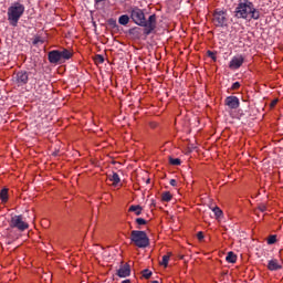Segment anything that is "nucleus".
<instances>
[{
	"label": "nucleus",
	"mask_w": 283,
	"mask_h": 283,
	"mask_svg": "<svg viewBox=\"0 0 283 283\" xmlns=\"http://www.w3.org/2000/svg\"><path fill=\"white\" fill-rule=\"evenodd\" d=\"M130 19L135 25H139L140 28L144 29V34L146 36H149L154 30H156L158 25V20L156 14L149 15L148 20L145 17V10L138 8V7H133L130 9Z\"/></svg>",
	"instance_id": "1"
},
{
	"label": "nucleus",
	"mask_w": 283,
	"mask_h": 283,
	"mask_svg": "<svg viewBox=\"0 0 283 283\" xmlns=\"http://www.w3.org/2000/svg\"><path fill=\"white\" fill-rule=\"evenodd\" d=\"M234 17L237 19H253L254 21H258L260 19V11L255 9V4L250 0H239L234 10Z\"/></svg>",
	"instance_id": "2"
},
{
	"label": "nucleus",
	"mask_w": 283,
	"mask_h": 283,
	"mask_svg": "<svg viewBox=\"0 0 283 283\" xmlns=\"http://www.w3.org/2000/svg\"><path fill=\"white\" fill-rule=\"evenodd\" d=\"M24 12L25 6L21 4V2H14L8 8V21L12 28H17L19 25V20L23 17Z\"/></svg>",
	"instance_id": "3"
},
{
	"label": "nucleus",
	"mask_w": 283,
	"mask_h": 283,
	"mask_svg": "<svg viewBox=\"0 0 283 283\" xmlns=\"http://www.w3.org/2000/svg\"><path fill=\"white\" fill-rule=\"evenodd\" d=\"M130 242L138 249H147L149 247V237L143 230H133L130 232Z\"/></svg>",
	"instance_id": "4"
},
{
	"label": "nucleus",
	"mask_w": 283,
	"mask_h": 283,
	"mask_svg": "<svg viewBox=\"0 0 283 283\" xmlns=\"http://www.w3.org/2000/svg\"><path fill=\"white\" fill-rule=\"evenodd\" d=\"M212 23L216 28H227L229 25L227 10L216 9L212 13Z\"/></svg>",
	"instance_id": "5"
},
{
	"label": "nucleus",
	"mask_w": 283,
	"mask_h": 283,
	"mask_svg": "<svg viewBox=\"0 0 283 283\" xmlns=\"http://www.w3.org/2000/svg\"><path fill=\"white\" fill-rule=\"evenodd\" d=\"M9 227L11 229H18V231H25L30 229V224L28 222L23 221V216L21 214H15L11 217V220L9 222Z\"/></svg>",
	"instance_id": "6"
},
{
	"label": "nucleus",
	"mask_w": 283,
	"mask_h": 283,
	"mask_svg": "<svg viewBox=\"0 0 283 283\" xmlns=\"http://www.w3.org/2000/svg\"><path fill=\"white\" fill-rule=\"evenodd\" d=\"M13 81L15 84H18V87H23V85H28L30 81V72L18 71L13 76Z\"/></svg>",
	"instance_id": "7"
},
{
	"label": "nucleus",
	"mask_w": 283,
	"mask_h": 283,
	"mask_svg": "<svg viewBox=\"0 0 283 283\" xmlns=\"http://www.w3.org/2000/svg\"><path fill=\"white\" fill-rule=\"evenodd\" d=\"M116 275L118 277H129L132 275V266L128 263L120 262L119 269H117Z\"/></svg>",
	"instance_id": "8"
},
{
	"label": "nucleus",
	"mask_w": 283,
	"mask_h": 283,
	"mask_svg": "<svg viewBox=\"0 0 283 283\" xmlns=\"http://www.w3.org/2000/svg\"><path fill=\"white\" fill-rule=\"evenodd\" d=\"M244 64V55H235L231 59L229 63L230 70H240L242 65Z\"/></svg>",
	"instance_id": "9"
},
{
	"label": "nucleus",
	"mask_w": 283,
	"mask_h": 283,
	"mask_svg": "<svg viewBox=\"0 0 283 283\" xmlns=\"http://www.w3.org/2000/svg\"><path fill=\"white\" fill-rule=\"evenodd\" d=\"M224 104L227 107H229V109H238V107H240V98L233 95L228 96L224 101Z\"/></svg>",
	"instance_id": "10"
},
{
	"label": "nucleus",
	"mask_w": 283,
	"mask_h": 283,
	"mask_svg": "<svg viewBox=\"0 0 283 283\" xmlns=\"http://www.w3.org/2000/svg\"><path fill=\"white\" fill-rule=\"evenodd\" d=\"M49 62L52 64L56 65V63H61V51L59 50H53L50 51L48 54Z\"/></svg>",
	"instance_id": "11"
},
{
	"label": "nucleus",
	"mask_w": 283,
	"mask_h": 283,
	"mask_svg": "<svg viewBox=\"0 0 283 283\" xmlns=\"http://www.w3.org/2000/svg\"><path fill=\"white\" fill-rule=\"evenodd\" d=\"M268 269L269 271H280L282 269V264H280L277 259H272L268 261Z\"/></svg>",
	"instance_id": "12"
},
{
	"label": "nucleus",
	"mask_w": 283,
	"mask_h": 283,
	"mask_svg": "<svg viewBox=\"0 0 283 283\" xmlns=\"http://www.w3.org/2000/svg\"><path fill=\"white\" fill-rule=\"evenodd\" d=\"M72 52L67 49H64L63 51H60V60L61 61H70L72 59Z\"/></svg>",
	"instance_id": "13"
},
{
	"label": "nucleus",
	"mask_w": 283,
	"mask_h": 283,
	"mask_svg": "<svg viewBox=\"0 0 283 283\" xmlns=\"http://www.w3.org/2000/svg\"><path fill=\"white\" fill-rule=\"evenodd\" d=\"M108 180L113 182V187H116L120 182V176H118L116 172H113L112 175H108Z\"/></svg>",
	"instance_id": "14"
},
{
	"label": "nucleus",
	"mask_w": 283,
	"mask_h": 283,
	"mask_svg": "<svg viewBox=\"0 0 283 283\" xmlns=\"http://www.w3.org/2000/svg\"><path fill=\"white\" fill-rule=\"evenodd\" d=\"M226 261L229 262V264H235V262H238V255L233 252H228Z\"/></svg>",
	"instance_id": "15"
},
{
	"label": "nucleus",
	"mask_w": 283,
	"mask_h": 283,
	"mask_svg": "<svg viewBox=\"0 0 283 283\" xmlns=\"http://www.w3.org/2000/svg\"><path fill=\"white\" fill-rule=\"evenodd\" d=\"M128 211L135 213V216H140L143 213V207L138 205L137 206L133 205L129 207Z\"/></svg>",
	"instance_id": "16"
},
{
	"label": "nucleus",
	"mask_w": 283,
	"mask_h": 283,
	"mask_svg": "<svg viewBox=\"0 0 283 283\" xmlns=\"http://www.w3.org/2000/svg\"><path fill=\"white\" fill-rule=\"evenodd\" d=\"M8 191H9L8 188H3V189L0 191V199H1V202H3V203L8 202V200H9Z\"/></svg>",
	"instance_id": "17"
},
{
	"label": "nucleus",
	"mask_w": 283,
	"mask_h": 283,
	"mask_svg": "<svg viewBox=\"0 0 283 283\" xmlns=\"http://www.w3.org/2000/svg\"><path fill=\"white\" fill-rule=\"evenodd\" d=\"M118 23L119 25H127V23H129V15L127 14L120 15L118 19Z\"/></svg>",
	"instance_id": "18"
},
{
	"label": "nucleus",
	"mask_w": 283,
	"mask_h": 283,
	"mask_svg": "<svg viewBox=\"0 0 283 283\" xmlns=\"http://www.w3.org/2000/svg\"><path fill=\"white\" fill-rule=\"evenodd\" d=\"M171 198L172 196H171V192L169 191H166L161 195L163 202H171Z\"/></svg>",
	"instance_id": "19"
},
{
	"label": "nucleus",
	"mask_w": 283,
	"mask_h": 283,
	"mask_svg": "<svg viewBox=\"0 0 283 283\" xmlns=\"http://www.w3.org/2000/svg\"><path fill=\"white\" fill-rule=\"evenodd\" d=\"M169 254H166L163 256V260L160 262L161 266H165V269H167V266H169Z\"/></svg>",
	"instance_id": "20"
},
{
	"label": "nucleus",
	"mask_w": 283,
	"mask_h": 283,
	"mask_svg": "<svg viewBox=\"0 0 283 283\" xmlns=\"http://www.w3.org/2000/svg\"><path fill=\"white\" fill-rule=\"evenodd\" d=\"M143 277H145V280H149V277H151V271L149 269H145L142 272Z\"/></svg>",
	"instance_id": "21"
},
{
	"label": "nucleus",
	"mask_w": 283,
	"mask_h": 283,
	"mask_svg": "<svg viewBox=\"0 0 283 283\" xmlns=\"http://www.w3.org/2000/svg\"><path fill=\"white\" fill-rule=\"evenodd\" d=\"M136 224H138V227H143L145 224H147V220L143 219V218H137L135 220Z\"/></svg>",
	"instance_id": "22"
},
{
	"label": "nucleus",
	"mask_w": 283,
	"mask_h": 283,
	"mask_svg": "<svg viewBox=\"0 0 283 283\" xmlns=\"http://www.w3.org/2000/svg\"><path fill=\"white\" fill-rule=\"evenodd\" d=\"M169 163L170 165L178 166L181 164V160L179 158H170Z\"/></svg>",
	"instance_id": "23"
},
{
	"label": "nucleus",
	"mask_w": 283,
	"mask_h": 283,
	"mask_svg": "<svg viewBox=\"0 0 283 283\" xmlns=\"http://www.w3.org/2000/svg\"><path fill=\"white\" fill-rule=\"evenodd\" d=\"M212 211L217 218H220L222 216V210L218 207L213 208Z\"/></svg>",
	"instance_id": "24"
},
{
	"label": "nucleus",
	"mask_w": 283,
	"mask_h": 283,
	"mask_svg": "<svg viewBox=\"0 0 283 283\" xmlns=\"http://www.w3.org/2000/svg\"><path fill=\"white\" fill-rule=\"evenodd\" d=\"M276 241H277V237L270 235L268 239V244H275Z\"/></svg>",
	"instance_id": "25"
},
{
	"label": "nucleus",
	"mask_w": 283,
	"mask_h": 283,
	"mask_svg": "<svg viewBox=\"0 0 283 283\" xmlns=\"http://www.w3.org/2000/svg\"><path fill=\"white\" fill-rule=\"evenodd\" d=\"M207 55L209 56V59H212V61H217L218 57H216V53H213L212 51H208Z\"/></svg>",
	"instance_id": "26"
},
{
	"label": "nucleus",
	"mask_w": 283,
	"mask_h": 283,
	"mask_svg": "<svg viewBox=\"0 0 283 283\" xmlns=\"http://www.w3.org/2000/svg\"><path fill=\"white\" fill-rule=\"evenodd\" d=\"M197 238H198V240H200V241L205 240V233H203L202 231H199V232L197 233Z\"/></svg>",
	"instance_id": "27"
},
{
	"label": "nucleus",
	"mask_w": 283,
	"mask_h": 283,
	"mask_svg": "<svg viewBox=\"0 0 283 283\" xmlns=\"http://www.w3.org/2000/svg\"><path fill=\"white\" fill-rule=\"evenodd\" d=\"M231 90H240V82H234L231 86Z\"/></svg>",
	"instance_id": "28"
},
{
	"label": "nucleus",
	"mask_w": 283,
	"mask_h": 283,
	"mask_svg": "<svg viewBox=\"0 0 283 283\" xmlns=\"http://www.w3.org/2000/svg\"><path fill=\"white\" fill-rule=\"evenodd\" d=\"M96 60H97L99 63H105V57H103V55H97V56H96Z\"/></svg>",
	"instance_id": "29"
},
{
	"label": "nucleus",
	"mask_w": 283,
	"mask_h": 283,
	"mask_svg": "<svg viewBox=\"0 0 283 283\" xmlns=\"http://www.w3.org/2000/svg\"><path fill=\"white\" fill-rule=\"evenodd\" d=\"M169 185L171 187H176L178 185V181L176 179H170Z\"/></svg>",
	"instance_id": "30"
},
{
	"label": "nucleus",
	"mask_w": 283,
	"mask_h": 283,
	"mask_svg": "<svg viewBox=\"0 0 283 283\" xmlns=\"http://www.w3.org/2000/svg\"><path fill=\"white\" fill-rule=\"evenodd\" d=\"M259 210L264 213L266 211V207L264 205L259 206Z\"/></svg>",
	"instance_id": "31"
},
{
	"label": "nucleus",
	"mask_w": 283,
	"mask_h": 283,
	"mask_svg": "<svg viewBox=\"0 0 283 283\" xmlns=\"http://www.w3.org/2000/svg\"><path fill=\"white\" fill-rule=\"evenodd\" d=\"M277 105V99H273L272 102H271V107H275Z\"/></svg>",
	"instance_id": "32"
},
{
	"label": "nucleus",
	"mask_w": 283,
	"mask_h": 283,
	"mask_svg": "<svg viewBox=\"0 0 283 283\" xmlns=\"http://www.w3.org/2000/svg\"><path fill=\"white\" fill-rule=\"evenodd\" d=\"M109 25L116 27V21L115 20H109Z\"/></svg>",
	"instance_id": "33"
},
{
	"label": "nucleus",
	"mask_w": 283,
	"mask_h": 283,
	"mask_svg": "<svg viewBox=\"0 0 283 283\" xmlns=\"http://www.w3.org/2000/svg\"><path fill=\"white\" fill-rule=\"evenodd\" d=\"M103 1H107V0H95V3H103Z\"/></svg>",
	"instance_id": "34"
},
{
	"label": "nucleus",
	"mask_w": 283,
	"mask_h": 283,
	"mask_svg": "<svg viewBox=\"0 0 283 283\" xmlns=\"http://www.w3.org/2000/svg\"><path fill=\"white\" fill-rule=\"evenodd\" d=\"M122 283H132V281L127 279V280H124Z\"/></svg>",
	"instance_id": "35"
},
{
	"label": "nucleus",
	"mask_w": 283,
	"mask_h": 283,
	"mask_svg": "<svg viewBox=\"0 0 283 283\" xmlns=\"http://www.w3.org/2000/svg\"><path fill=\"white\" fill-rule=\"evenodd\" d=\"M153 283H158V281H153Z\"/></svg>",
	"instance_id": "36"
},
{
	"label": "nucleus",
	"mask_w": 283,
	"mask_h": 283,
	"mask_svg": "<svg viewBox=\"0 0 283 283\" xmlns=\"http://www.w3.org/2000/svg\"><path fill=\"white\" fill-rule=\"evenodd\" d=\"M147 182H149V179L147 180Z\"/></svg>",
	"instance_id": "37"
}]
</instances>
